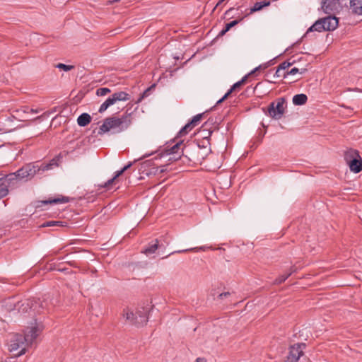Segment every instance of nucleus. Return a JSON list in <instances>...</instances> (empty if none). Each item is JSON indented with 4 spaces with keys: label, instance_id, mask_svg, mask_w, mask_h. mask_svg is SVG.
I'll use <instances>...</instances> for the list:
<instances>
[{
    "label": "nucleus",
    "instance_id": "1",
    "mask_svg": "<svg viewBox=\"0 0 362 362\" xmlns=\"http://www.w3.org/2000/svg\"><path fill=\"white\" fill-rule=\"evenodd\" d=\"M132 118L131 114H124L121 117H108L103 121L100 127L98 134L102 135L107 132L119 134L126 131L132 124Z\"/></svg>",
    "mask_w": 362,
    "mask_h": 362
},
{
    "label": "nucleus",
    "instance_id": "2",
    "mask_svg": "<svg viewBox=\"0 0 362 362\" xmlns=\"http://www.w3.org/2000/svg\"><path fill=\"white\" fill-rule=\"evenodd\" d=\"M201 146L195 141H187L182 147V161L184 163L195 164L201 163L204 159V155L201 153Z\"/></svg>",
    "mask_w": 362,
    "mask_h": 362
},
{
    "label": "nucleus",
    "instance_id": "3",
    "mask_svg": "<svg viewBox=\"0 0 362 362\" xmlns=\"http://www.w3.org/2000/svg\"><path fill=\"white\" fill-rule=\"evenodd\" d=\"M149 310L150 308L148 305L136 308L135 312L126 308L124 309L122 315L128 323L138 327H143L148 320Z\"/></svg>",
    "mask_w": 362,
    "mask_h": 362
},
{
    "label": "nucleus",
    "instance_id": "4",
    "mask_svg": "<svg viewBox=\"0 0 362 362\" xmlns=\"http://www.w3.org/2000/svg\"><path fill=\"white\" fill-rule=\"evenodd\" d=\"M56 165L57 163L54 160H52L49 163H42L40 165L35 163H28L17 170V176L21 180L25 179L28 180L32 179L37 172L49 170L52 168L53 165Z\"/></svg>",
    "mask_w": 362,
    "mask_h": 362
},
{
    "label": "nucleus",
    "instance_id": "5",
    "mask_svg": "<svg viewBox=\"0 0 362 362\" xmlns=\"http://www.w3.org/2000/svg\"><path fill=\"white\" fill-rule=\"evenodd\" d=\"M286 107V99L283 97L279 98L269 104L266 114L274 119H280L285 112Z\"/></svg>",
    "mask_w": 362,
    "mask_h": 362
},
{
    "label": "nucleus",
    "instance_id": "6",
    "mask_svg": "<svg viewBox=\"0 0 362 362\" xmlns=\"http://www.w3.org/2000/svg\"><path fill=\"white\" fill-rule=\"evenodd\" d=\"M344 158L351 172L358 173L362 170V159L356 150L350 149L345 153Z\"/></svg>",
    "mask_w": 362,
    "mask_h": 362
},
{
    "label": "nucleus",
    "instance_id": "7",
    "mask_svg": "<svg viewBox=\"0 0 362 362\" xmlns=\"http://www.w3.org/2000/svg\"><path fill=\"white\" fill-rule=\"evenodd\" d=\"M183 141H178L172 147H166L162 153V156H169L168 161H175L179 159L182 160V147L183 146Z\"/></svg>",
    "mask_w": 362,
    "mask_h": 362
},
{
    "label": "nucleus",
    "instance_id": "8",
    "mask_svg": "<svg viewBox=\"0 0 362 362\" xmlns=\"http://www.w3.org/2000/svg\"><path fill=\"white\" fill-rule=\"evenodd\" d=\"M346 4V0H322L321 8L327 14L339 11L344 5Z\"/></svg>",
    "mask_w": 362,
    "mask_h": 362
},
{
    "label": "nucleus",
    "instance_id": "9",
    "mask_svg": "<svg viewBox=\"0 0 362 362\" xmlns=\"http://www.w3.org/2000/svg\"><path fill=\"white\" fill-rule=\"evenodd\" d=\"M305 344H296L290 346L288 355L287 356L288 362H298L300 357L303 355V349Z\"/></svg>",
    "mask_w": 362,
    "mask_h": 362
},
{
    "label": "nucleus",
    "instance_id": "10",
    "mask_svg": "<svg viewBox=\"0 0 362 362\" xmlns=\"http://www.w3.org/2000/svg\"><path fill=\"white\" fill-rule=\"evenodd\" d=\"M42 331V327L36 325L33 327L28 332L23 335L25 339L26 345L31 346L35 342V339Z\"/></svg>",
    "mask_w": 362,
    "mask_h": 362
},
{
    "label": "nucleus",
    "instance_id": "11",
    "mask_svg": "<svg viewBox=\"0 0 362 362\" xmlns=\"http://www.w3.org/2000/svg\"><path fill=\"white\" fill-rule=\"evenodd\" d=\"M322 18V23L325 25V31L334 30L338 25L339 20L334 16H329Z\"/></svg>",
    "mask_w": 362,
    "mask_h": 362
},
{
    "label": "nucleus",
    "instance_id": "12",
    "mask_svg": "<svg viewBox=\"0 0 362 362\" xmlns=\"http://www.w3.org/2000/svg\"><path fill=\"white\" fill-rule=\"evenodd\" d=\"M69 202V198L67 197L62 196L61 197H57L54 199H49L47 200H41V201H37L35 202V208H40L42 207L43 205L48 204H62V203H67Z\"/></svg>",
    "mask_w": 362,
    "mask_h": 362
},
{
    "label": "nucleus",
    "instance_id": "13",
    "mask_svg": "<svg viewBox=\"0 0 362 362\" xmlns=\"http://www.w3.org/2000/svg\"><path fill=\"white\" fill-rule=\"evenodd\" d=\"M25 343V339L22 334H16L11 341L10 351H16L21 348Z\"/></svg>",
    "mask_w": 362,
    "mask_h": 362
},
{
    "label": "nucleus",
    "instance_id": "14",
    "mask_svg": "<svg viewBox=\"0 0 362 362\" xmlns=\"http://www.w3.org/2000/svg\"><path fill=\"white\" fill-rule=\"evenodd\" d=\"M132 165V163L129 162L127 165L124 166L120 170H118L115 172V176L108 180L107 182H105V184L103 185V187L109 188L114 181L120 175H122L126 170H127Z\"/></svg>",
    "mask_w": 362,
    "mask_h": 362
},
{
    "label": "nucleus",
    "instance_id": "15",
    "mask_svg": "<svg viewBox=\"0 0 362 362\" xmlns=\"http://www.w3.org/2000/svg\"><path fill=\"white\" fill-rule=\"evenodd\" d=\"M132 165V163L129 162L127 165L124 166L120 170H118L115 172V176L108 180L107 182H105V184L103 185V187L109 188L114 181L120 175H122L126 170H127Z\"/></svg>",
    "mask_w": 362,
    "mask_h": 362
},
{
    "label": "nucleus",
    "instance_id": "16",
    "mask_svg": "<svg viewBox=\"0 0 362 362\" xmlns=\"http://www.w3.org/2000/svg\"><path fill=\"white\" fill-rule=\"evenodd\" d=\"M349 4L353 13L362 16V0H349Z\"/></svg>",
    "mask_w": 362,
    "mask_h": 362
},
{
    "label": "nucleus",
    "instance_id": "17",
    "mask_svg": "<svg viewBox=\"0 0 362 362\" xmlns=\"http://www.w3.org/2000/svg\"><path fill=\"white\" fill-rule=\"evenodd\" d=\"M313 31L322 32L325 31V25L322 23V18L316 21L306 31L305 36Z\"/></svg>",
    "mask_w": 362,
    "mask_h": 362
},
{
    "label": "nucleus",
    "instance_id": "18",
    "mask_svg": "<svg viewBox=\"0 0 362 362\" xmlns=\"http://www.w3.org/2000/svg\"><path fill=\"white\" fill-rule=\"evenodd\" d=\"M1 185L4 184L6 188L8 189L10 184L13 183L14 181L20 180V177L17 176V171L13 173L6 175L5 177H1Z\"/></svg>",
    "mask_w": 362,
    "mask_h": 362
},
{
    "label": "nucleus",
    "instance_id": "19",
    "mask_svg": "<svg viewBox=\"0 0 362 362\" xmlns=\"http://www.w3.org/2000/svg\"><path fill=\"white\" fill-rule=\"evenodd\" d=\"M262 68V66H259L258 67H256L253 71H252L248 75L245 76L240 81L236 82L234 83L232 87L228 90V92H230V95L232 93L233 91L235 90L237 88H240L243 83H245L247 76L253 73H255L256 71L259 70Z\"/></svg>",
    "mask_w": 362,
    "mask_h": 362
},
{
    "label": "nucleus",
    "instance_id": "20",
    "mask_svg": "<svg viewBox=\"0 0 362 362\" xmlns=\"http://www.w3.org/2000/svg\"><path fill=\"white\" fill-rule=\"evenodd\" d=\"M28 306H30V308L33 310H36L39 312L37 308H41L42 309H45L47 307V303L45 300L41 301L40 299L34 300L30 302V304L28 303Z\"/></svg>",
    "mask_w": 362,
    "mask_h": 362
},
{
    "label": "nucleus",
    "instance_id": "21",
    "mask_svg": "<svg viewBox=\"0 0 362 362\" xmlns=\"http://www.w3.org/2000/svg\"><path fill=\"white\" fill-rule=\"evenodd\" d=\"M206 123H205L199 130V133L203 139V142L209 144V138L211 136L212 131L206 128Z\"/></svg>",
    "mask_w": 362,
    "mask_h": 362
},
{
    "label": "nucleus",
    "instance_id": "22",
    "mask_svg": "<svg viewBox=\"0 0 362 362\" xmlns=\"http://www.w3.org/2000/svg\"><path fill=\"white\" fill-rule=\"evenodd\" d=\"M91 122V117L88 113H83L77 118V123L80 127H86Z\"/></svg>",
    "mask_w": 362,
    "mask_h": 362
},
{
    "label": "nucleus",
    "instance_id": "23",
    "mask_svg": "<svg viewBox=\"0 0 362 362\" xmlns=\"http://www.w3.org/2000/svg\"><path fill=\"white\" fill-rule=\"evenodd\" d=\"M308 97L305 94H296L293 97V103L295 105H303L306 103Z\"/></svg>",
    "mask_w": 362,
    "mask_h": 362
},
{
    "label": "nucleus",
    "instance_id": "24",
    "mask_svg": "<svg viewBox=\"0 0 362 362\" xmlns=\"http://www.w3.org/2000/svg\"><path fill=\"white\" fill-rule=\"evenodd\" d=\"M116 102L115 100V98L113 97V95H112L111 96H110L108 98H107V100L101 104L99 110H98V112L100 113H103L110 106L115 104Z\"/></svg>",
    "mask_w": 362,
    "mask_h": 362
},
{
    "label": "nucleus",
    "instance_id": "25",
    "mask_svg": "<svg viewBox=\"0 0 362 362\" xmlns=\"http://www.w3.org/2000/svg\"><path fill=\"white\" fill-rule=\"evenodd\" d=\"M112 95L116 103L119 101H127L130 100V95L124 91L116 92L113 93Z\"/></svg>",
    "mask_w": 362,
    "mask_h": 362
},
{
    "label": "nucleus",
    "instance_id": "26",
    "mask_svg": "<svg viewBox=\"0 0 362 362\" xmlns=\"http://www.w3.org/2000/svg\"><path fill=\"white\" fill-rule=\"evenodd\" d=\"M270 5L269 1H264L256 2L254 6L250 8V14L262 10L264 7L269 6Z\"/></svg>",
    "mask_w": 362,
    "mask_h": 362
},
{
    "label": "nucleus",
    "instance_id": "27",
    "mask_svg": "<svg viewBox=\"0 0 362 362\" xmlns=\"http://www.w3.org/2000/svg\"><path fill=\"white\" fill-rule=\"evenodd\" d=\"M158 240L156 239L153 243L149 244V245L144 249L143 252L145 253L146 255L153 254L158 248Z\"/></svg>",
    "mask_w": 362,
    "mask_h": 362
},
{
    "label": "nucleus",
    "instance_id": "28",
    "mask_svg": "<svg viewBox=\"0 0 362 362\" xmlns=\"http://www.w3.org/2000/svg\"><path fill=\"white\" fill-rule=\"evenodd\" d=\"M296 271V269L293 267L291 268V272L284 274L281 275L278 278H276L274 281L275 284H281L284 282L293 272Z\"/></svg>",
    "mask_w": 362,
    "mask_h": 362
},
{
    "label": "nucleus",
    "instance_id": "29",
    "mask_svg": "<svg viewBox=\"0 0 362 362\" xmlns=\"http://www.w3.org/2000/svg\"><path fill=\"white\" fill-rule=\"evenodd\" d=\"M305 71H306V69L303 68L301 69H299L296 67H293L289 71H288L286 73H284L283 76L285 78L287 75H295L298 73H300L302 74H304Z\"/></svg>",
    "mask_w": 362,
    "mask_h": 362
},
{
    "label": "nucleus",
    "instance_id": "30",
    "mask_svg": "<svg viewBox=\"0 0 362 362\" xmlns=\"http://www.w3.org/2000/svg\"><path fill=\"white\" fill-rule=\"evenodd\" d=\"M244 17H240L236 20H234L226 24V30H229L230 28L238 25L240 21L243 20Z\"/></svg>",
    "mask_w": 362,
    "mask_h": 362
},
{
    "label": "nucleus",
    "instance_id": "31",
    "mask_svg": "<svg viewBox=\"0 0 362 362\" xmlns=\"http://www.w3.org/2000/svg\"><path fill=\"white\" fill-rule=\"evenodd\" d=\"M16 112L18 116L23 117V115H21V113L25 115L30 113V107L28 106H23L19 109L16 110Z\"/></svg>",
    "mask_w": 362,
    "mask_h": 362
},
{
    "label": "nucleus",
    "instance_id": "32",
    "mask_svg": "<svg viewBox=\"0 0 362 362\" xmlns=\"http://www.w3.org/2000/svg\"><path fill=\"white\" fill-rule=\"evenodd\" d=\"M111 90L108 88H100L96 90V95L98 96H104L110 93Z\"/></svg>",
    "mask_w": 362,
    "mask_h": 362
},
{
    "label": "nucleus",
    "instance_id": "33",
    "mask_svg": "<svg viewBox=\"0 0 362 362\" xmlns=\"http://www.w3.org/2000/svg\"><path fill=\"white\" fill-rule=\"evenodd\" d=\"M56 67L59 69H62L65 71H69L74 68V66L72 65H66V64H64L62 63H59V64H57Z\"/></svg>",
    "mask_w": 362,
    "mask_h": 362
},
{
    "label": "nucleus",
    "instance_id": "34",
    "mask_svg": "<svg viewBox=\"0 0 362 362\" xmlns=\"http://www.w3.org/2000/svg\"><path fill=\"white\" fill-rule=\"evenodd\" d=\"M54 226H63L64 225H63V222H62V221H47L42 225V226H44V227Z\"/></svg>",
    "mask_w": 362,
    "mask_h": 362
},
{
    "label": "nucleus",
    "instance_id": "35",
    "mask_svg": "<svg viewBox=\"0 0 362 362\" xmlns=\"http://www.w3.org/2000/svg\"><path fill=\"white\" fill-rule=\"evenodd\" d=\"M8 194V189L6 188V186L3 184L0 185V199L5 197Z\"/></svg>",
    "mask_w": 362,
    "mask_h": 362
},
{
    "label": "nucleus",
    "instance_id": "36",
    "mask_svg": "<svg viewBox=\"0 0 362 362\" xmlns=\"http://www.w3.org/2000/svg\"><path fill=\"white\" fill-rule=\"evenodd\" d=\"M198 250H204V247H201L199 248L194 247V248H190V249L177 250V251H174V252H171V254L182 253V252H188V251H197Z\"/></svg>",
    "mask_w": 362,
    "mask_h": 362
},
{
    "label": "nucleus",
    "instance_id": "37",
    "mask_svg": "<svg viewBox=\"0 0 362 362\" xmlns=\"http://www.w3.org/2000/svg\"><path fill=\"white\" fill-rule=\"evenodd\" d=\"M203 116V114H198L193 117L191 122L193 124H195V126L197 125L198 122L201 120L202 117Z\"/></svg>",
    "mask_w": 362,
    "mask_h": 362
},
{
    "label": "nucleus",
    "instance_id": "38",
    "mask_svg": "<svg viewBox=\"0 0 362 362\" xmlns=\"http://www.w3.org/2000/svg\"><path fill=\"white\" fill-rule=\"evenodd\" d=\"M293 63H291V62H284L283 63H281L278 67L279 68V69H281V71H284L285 69H286L287 68H288L290 66L292 65Z\"/></svg>",
    "mask_w": 362,
    "mask_h": 362
},
{
    "label": "nucleus",
    "instance_id": "39",
    "mask_svg": "<svg viewBox=\"0 0 362 362\" xmlns=\"http://www.w3.org/2000/svg\"><path fill=\"white\" fill-rule=\"evenodd\" d=\"M189 132L183 127L177 134V138L186 135Z\"/></svg>",
    "mask_w": 362,
    "mask_h": 362
},
{
    "label": "nucleus",
    "instance_id": "40",
    "mask_svg": "<svg viewBox=\"0 0 362 362\" xmlns=\"http://www.w3.org/2000/svg\"><path fill=\"white\" fill-rule=\"evenodd\" d=\"M195 127V124H193L191 121H189L188 123H187L184 127L189 132L194 127Z\"/></svg>",
    "mask_w": 362,
    "mask_h": 362
},
{
    "label": "nucleus",
    "instance_id": "41",
    "mask_svg": "<svg viewBox=\"0 0 362 362\" xmlns=\"http://www.w3.org/2000/svg\"><path fill=\"white\" fill-rule=\"evenodd\" d=\"M195 127V124H193L191 121H189L188 123H187L184 127L189 132L194 127Z\"/></svg>",
    "mask_w": 362,
    "mask_h": 362
},
{
    "label": "nucleus",
    "instance_id": "42",
    "mask_svg": "<svg viewBox=\"0 0 362 362\" xmlns=\"http://www.w3.org/2000/svg\"><path fill=\"white\" fill-rule=\"evenodd\" d=\"M230 95V92H227L220 100H218L216 103L217 105L221 103L224 101Z\"/></svg>",
    "mask_w": 362,
    "mask_h": 362
},
{
    "label": "nucleus",
    "instance_id": "43",
    "mask_svg": "<svg viewBox=\"0 0 362 362\" xmlns=\"http://www.w3.org/2000/svg\"><path fill=\"white\" fill-rule=\"evenodd\" d=\"M230 295V293L229 292H223V293H220L218 296V298L219 299H223L224 298H226V297L229 296Z\"/></svg>",
    "mask_w": 362,
    "mask_h": 362
},
{
    "label": "nucleus",
    "instance_id": "44",
    "mask_svg": "<svg viewBox=\"0 0 362 362\" xmlns=\"http://www.w3.org/2000/svg\"><path fill=\"white\" fill-rule=\"evenodd\" d=\"M234 10H235V8H229L228 10H227V11H226V13H225V16H226V17H230V15H231V13H232V12H233Z\"/></svg>",
    "mask_w": 362,
    "mask_h": 362
},
{
    "label": "nucleus",
    "instance_id": "45",
    "mask_svg": "<svg viewBox=\"0 0 362 362\" xmlns=\"http://www.w3.org/2000/svg\"><path fill=\"white\" fill-rule=\"evenodd\" d=\"M281 70L279 69V68L278 67L276 71V72H275V74H274V76L276 77V78H279V77L281 76L282 75L281 74Z\"/></svg>",
    "mask_w": 362,
    "mask_h": 362
},
{
    "label": "nucleus",
    "instance_id": "46",
    "mask_svg": "<svg viewBox=\"0 0 362 362\" xmlns=\"http://www.w3.org/2000/svg\"><path fill=\"white\" fill-rule=\"evenodd\" d=\"M39 112L40 110L38 109L30 108V113H38Z\"/></svg>",
    "mask_w": 362,
    "mask_h": 362
},
{
    "label": "nucleus",
    "instance_id": "47",
    "mask_svg": "<svg viewBox=\"0 0 362 362\" xmlns=\"http://www.w3.org/2000/svg\"><path fill=\"white\" fill-rule=\"evenodd\" d=\"M195 362H206V360L204 358H197Z\"/></svg>",
    "mask_w": 362,
    "mask_h": 362
},
{
    "label": "nucleus",
    "instance_id": "48",
    "mask_svg": "<svg viewBox=\"0 0 362 362\" xmlns=\"http://www.w3.org/2000/svg\"><path fill=\"white\" fill-rule=\"evenodd\" d=\"M228 31V30H226V27L225 26V28H224V29H223V30L220 32L219 35H225Z\"/></svg>",
    "mask_w": 362,
    "mask_h": 362
},
{
    "label": "nucleus",
    "instance_id": "49",
    "mask_svg": "<svg viewBox=\"0 0 362 362\" xmlns=\"http://www.w3.org/2000/svg\"><path fill=\"white\" fill-rule=\"evenodd\" d=\"M25 351H26L25 348H23V349L21 350L20 353L18 354V356H22V355H23L24 354H25Z\"/></svg>",
    "mask_w": 362,
    "mask_h": 362
},
{
    "label": "nucleus",
    "instance_id": "50",
    "mask_svg": "<svg viewBox=\"0 0 362 362\" xmlns=\"http://www.w3.org/2000/svg\"><path fill=\"white\" fill-rule=\"evenodd\" d=\"M41 117H42V116H38V117H35L34 119L35 120L40 119Z\"/></svg>",
    "mask_w": 362,
    "mask_h": 362
},
{
    "label": "nucleus",
    "instance_id": "51",
    "mask_svg": "<svg viewBox=\"0 0 362 362\" xmlns=\"http://www.w3.org/2000/svg\"><path fill=\"white\" fill-rule=\"evenodd\" d=\"M206 146L204 144L202 145V148H206Z\"/></svg>",
    "mask_w": 362,
    "mask_h": 362
}]
</instances>
